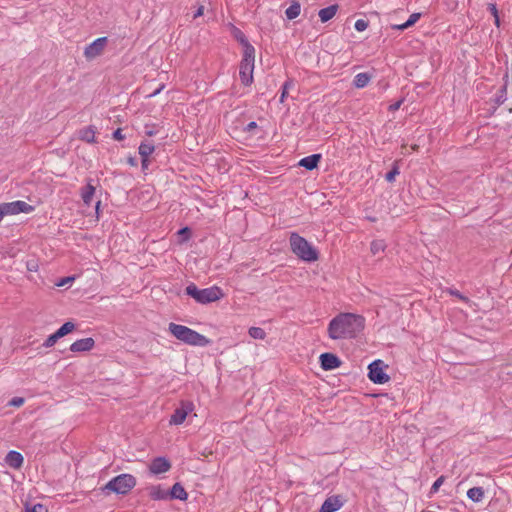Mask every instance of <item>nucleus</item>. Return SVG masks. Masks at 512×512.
Instances as JSON below:
<instances>
[{
	"mask_svg": "<svg viewBox=\"0 0 512 512\" xmlns=\"http://www.w3.org/2000/svg\"><path fill=\"white\" fill-rule=\"evenodd\" d=\"M289 242L292 252L301 260L306 262L318 260L317 250L299 234L291 233Z\"/></svg>",
	"mask_w": 512,
	"mask_h": 512,
	"instance_id": "7ed1b4c3",
	"label": "nucleus"
},
{
	"mask_svg": "<svg viewBox=\"0 0 512 512\" xmlns=\"http://www.w3.org/2000/svg\"><path fill=\"white\" fill-rule=\"evenodd\" d=\"M138 150L141 158H149L150 155L155 151V146L151 142H142Z\"/></svg>",
	"mask_w": 512,
	"mask_h": 512,
	"instance_id": "5701e85b",
	"label": "nucleus"
},
{
	"mask_svg": "<svg viewBox=\"0 0 512 512\" xmlns=\"http://www.w3.org/2000/svg\"><path fill=\"white\" fill-rule=\"evenodd\" d=\"M255 49L249 47L242 51V59L239 64V77L244 86H250L254 81Z\"/></svg>",
	"mask_w": 512,
	"mask_h": 512,
	"instance_id": "39448f33",
	"label": "nucleus"
},
{
	"mask_svg": "<svg viewBox=\"0 0 512 512\" xmlns=\"http://www.w3.org/2000/svg\"><path fill=\"white\" fill-rule=\"evenodd\" d=\"M27 269L36 272L38 270V264L35 261H30L27 263Z\"/></svg>",
	"mask_w": 512,
	"mask_h": 512,
	"instance_id": "a18cd8bd",
	"label": "nucleus"
},
{
	"mask_svg": "<svg viewBox=\"0 0 512 512\" xmlns=\"http://www.w3.org/2000/svg\"><path fill=\"white\" fill-rule=\"evenodd\" d=\"M95 194V187L88 183L81 191V198L85 205L89 206Z\"/></svg>",
	"mask_w": 512,
	"mask_h": 512,
	"instance_id": "aec40b11",
	"label": "nucleus"
},
{
	"mask_svg": "<svg viewBox=\"0 0 512 512\" xmlns=\"http://www.w3.org/2000/svg\"><path fill=\"white\" fill-rule=\"evenodd\" d=\"M204 10H205L204 6H203V5H200V6L197 8L196 12L194 13V15H193V19H197L198 17L203 16V14H204Z\"/></svg>",
	"mask_w": 512,
	"mask_h": 512,
	"instance_id": "79ce46f5",
	"label": "nucleus"
},
{
	"mask_svg": "<svg viewBox=\"0 0 512 512\" xmlns=\"http://www.w3.org/2000/svg\"><path fill=\"white\" fill-rule=\"evenodd\" d=\"M136 485V479L130 474H121L114 477L106 485L105 489H108L117 494H126Z\"/></svg>",
	"mask_w": 512,
	"mask_h": 512,
	"instance_id": "423d86ee",
	"label": "nucleus"
},
{
	"mask_svg": "<svg viewBox=\"0 0 512 512\" xmlns=\"http://www.w3.org/2000/svg\"><path fill=\"white\" fill-rule=\"evenodd\" d=\"M170 498L185 501L188 498V494L180 483H175L170 491Z\"/></svg>",
	"mask_w": 512,
	"mask_h": 512,
	"instance_id": "a211bd4d",
	"label": "nucleus"
},
{
	"mask_svg": "<svg viewBox=\"0 0 512 512\" xmlns=\"http://www.w3.org/2000/svg\"><path fill=\"white\" fill-rule=\"evenodd\" d=\"M256 127H257L256 122H250V123L247 125V130H248V131H251L252 129H255Z\"/></svg>",
	"mask_w": 512,
	"mask_h": 512,
	"instance_id": "8fccbe9b",
	"label": "nucleus"
},
{
	"mask_svg": "<svg viewBox=\"0 0 512 512\" xmlns=\"http://www.w3.org/2000/svg\"><path fill=\"white\" fill-rule=\"evenodd\" d=\"M494 23L497 27L500 26V19L498 14L494 15Z\"/></svg>",
	"mask_w": 512,
	"mask_h": 512,
	"instance_id": "3c124183",
	"label": "nucleus"
},
{
	"mask_svg": "<svg viewBox=\"0 0 512 512\" xmlns=\"http://www.w3.org/2000/svg\"><path fill=\"white\" fill-rule=\"evenodd\" d=\"M421 17L420 13H412L406 21V26H413Z\"/></svg>",
	"mask_w": 512,
	"mask_h": 512,
	"instance_id": "f704fd0d",
	"label": "nucleus"
},
{
	"mask_svg": "<svg viewBox=\"0 0 512 512\" xmlns=\"http://www.w3.org/2000/svg\"><path fill=\"white\" fill-rule=\"evenodd\" d=\"M95 346V341L91 337L82 338L73 342L69 349L71 352L79 353V352H88L91 351Z\"/></svg>",
	"mask_w": 512,
	"mask_h": 512,
	"instance_id": "f8f14e48",
	"label": "nucleus"
},
{
	"mask_svg": "<svg viewBox=\"0 0 512 512\" xmlns=\"http://www.w3.org/2000/svg\"><path fill=\"white\" fill-rule=\"evenodd\" d=\"M294 87L292 80H287L282 86V92L280 95L279 102L283 104L288 96V91Z\"/></svg>",
	"mask_w": 512,
	"mask_h": 512,
	"instance_id": "c85d7f7f",
	"label": "nucleus"
},
{
	"mask_svg": "<svg viewBox=\"0 0 512 512\" xmlns=\"http://www.w3.org/2000/svg\"><path fill=\"white\" fill-rule=\"evenodd\" d=\"M99 207H100V201H98L97 204H96V213H98Z\"/></svg>",
	"mask_w": 512,
	"mask_h": 512,
	"instance_id": "864d4df0",
	"label": "nucleus"
},
{
	"mask_svg": "<svg viewBox=\"0 0 512 512\" xmlns=\"http://www.w3.org/2000/svg\"><path fill=\"white\" fill-rule=\"evenodd\" d=\"M34 207L25 201L17 200L0 204V222L6 216L17 215L20 213H31Z\"/></svg>",
	"mask_w": 512,
	"mask_h": 512,
	"instance_id": "0eeeda50",
	"label": "nucleus"
},
{
	"mask_svg": "<svg viewBox=\"0 0 512 512\" xmlns=\"http://www.w3.org/2000/svg\"><path fill=\"white\" fill-rule=\"evenodd\" d=\"M168 331L177 340L191 346L204 347L210 344V339H208L206 336L184 325L172 322L168 326Z\"/></svg>",
	"mask_w": 512,
	"mask_h": 512,
	"instance_id": "f03ea898",
	"label": "nucleus"
},
{
	"mask_svg": "<svg viewBox=\"0 0 512 512\" xmlns=\"http://www.w3.org/2000/svg\"><path fill=\"white\" fill-rule=\"evenodd\" d=\"M504 78H505V83L503 86V91H506L508 86H510L512 88V60H511V75L509 77V75L506 74Z\"/></svg>",
	"mask_w": 512,
	"mask_h": 512,
	"instance_id": "58836bf2",
	"label": "nucleus"
},
{
	"mask_svg": "<svg viewBox=\"0 0 512 512\" xmlns=\"http://www.w3.org/2000/svg\"><path fill=\"white\" fill-rule=\"evenodd\" d=\"M25 400L22 397H14L10 400L9 405L14 407H21Z\"/></svg>",
	"mask_w": 512,
	"mask_h": 512,
	"instance_id": "4c0bfd02",
	"label": "nucleus"
},
{
	"mask_svg": "<svg viewBox=\"0 0 512 512\" xmlns=\"http://www.w3.org/2000/svg\"><path fill=\"white\" fill-rule=\"evenodd\" d=\"M171 463L165 457H157L153 459L149 465V471L154 475L166 473L170 470Z\"/></svg>",
	"mask_w": 512,
	"mask_h": 512,
	"instance_id": "9b49d317",
	"label": "nucleus"
},
{
	"mask_svg": "<svg viewBox=\"0 0 512 512\" xmlns=\"http://www.w3.org/2000/svg\"><path fill=\"white\" fill-rule=\"evenodd\" d=\"M488 9L490 10V12H491V14H492L493 16H494V15H496V14H498V10H497V7H496V5H495V4L490 3V4L488 5Z\"/></svg>",
	"mask_w": 512,
	"mask_h": 512,
	"instance_id": "49530a36",
	"label": "nucleus"
},
{
	"mask_svg": "<svg viewBox=\"0 0 512 512\" xmlns=\"http://www.w3.org/2000/svg\"><path fill=\"white\" fill-rule=\"evenodd\" d=\"M149 158H141V164L143 169H147L149 166Z\"/></svg>",
	"mask_w": 512,
	"mask_h": 512,
	"instance_id": "09e8293b",
	"label": "nucleus"
},
{
	"mask_svg": "<svg viewBox=\"0 0 512 512\" xmlns=\"http://www.w3.org/2000/svg\"><path fill=\"white\" fill-rule=\"evenodd\" d=\"M5 462L8 466L19 469L23 465L24 458L21 453L17 451H10L6 455Z\"/></svg>",
	"mask_w": 512,
	"mask_h": 512,
	"instance_id": "2eb2a0df",
	"label": "nucleus"
},
{
	"mask_svg": "<svg viewBox=\"0 0 512 512\" xmlns=\"http://www.w3.org/2000/svg\"><path fill=\"white\" fill-rule=\"evenodd\" d=\"M113 138L117 141H122L125 136L123 135L122 133V129L121 128H118L114 133H113Z\"/></svg>",
	"mask_w": 512,
	"mask_h": 512,
	"instance_id": "a19ab883",
	"label": "nucleus"
},
{
	"mask_svg": "<svg viewBox=\"0 0 512 512\" xmlns=\"http://www.w3.org/2000/svg\"><path fill=\"white\" fill-rule=\"evenodd\" d=\"M449 294L457 297L458 299H460L461 301H463L465 303H469L470 302L469 298H467L466 296L462 295L458 290H452L451 289V290H449Z\"/></svg>",
	"mask_w": 512,
	"mask_h": 512,
	"instance_id": "c9c22d12",
	"label": "nucleus"
},
{
	"mask_svg": "<svg viewBox=\"0 0 512 512\" xmlns=\"http://www.w3.org/2000/svg\"><path fill=\"white\" fill-rule=\"evenodd\" d=\"M150 495L155 500H162L168 497V493L161 489L159 486L153 487L151 489Z\"/></svg>",
	"mask_w": 512,
	"mask_h": 512,
	"instance_id": "cd10ccee",
	"label": "nucleus"
},
{
	"mask_svg": "<svg viewBox=\"0 0 512 512\" xmlns=\"http://www.w3.org/2000/svg\"><path fill=\"white\" fill-rule=\"evenodd\" d=\"M75 330V324L72 321L65 322L57 331L59 338H62Z\"/></svg>",
	"mask_w": 512,
	"mask_h": 512,
	"instance_id": "393cba45",
	"label": "nucleus"
},
{
	"mask_svg": "<svg viewBox=\"0 0 512 512\" xmlns=\"http://www.w3.org/2000/svg\"><path fill=\"white\" fill-rule=\"evenodd\" d=\"M371 80V76L368 73H358L353 80V84L356 88L361 89L366 87Z\"/></svg>",
	"mask_w": 512,
	"mask_h": 512,
	"instance_id": "4be33fe9",
	"label": "nucleus"
},
{
	"mask_svg": "<svg viewBox=\"0 0 512 512\" xmlns=\"http://www.w3.org/2000/svg\"><path fill=\"white\" fill-rule=\"evenodd\" d=\"M193 410V404L190 402H183L180 408H177L174 413L171 415L169 420L170 425H181L187 415Z\"/></svg>",
	"mask_w": 512,
	"mask_h": 512,
	"instance_id": "9d476101",
	"label": "nucleus"
},
{
	"mask_svg": "<svg viewBox=\"0 0 512 512\" xmlns=\"http://www.w3.org/2000/svg\"><path fill=\"white\" fill-rule=\"evenodd\" d=\"M399 173L400 172L398 166L394 165L392 170L386 174L385 178L388 182H393L395 180V177L399 175Z\"/></svg>",
	"mask_w": 512,
	"mask_h": 512,
	"instance_id": "2f4dec72",
	"label": "nucleus"
},
{
	"mask_svg": "<svg viewBox=\"0 0 512 512\" xmlns=\"http://www.w3.org/2000/svg\"><path fill=\"white\" fill-rule=\"evenodd\" d=\"M402 103H403V100H399L396 103L391 104L389 106V111H391V112L397 111L401 107Z\"/></svg>",
	"mask_w": 512,
	"mask_h": 512,
	"instance_id": "37998d69",
	"label": "nucleus"
},
{
	"mask_svg": "<svg viewBox=\"0 0 512 512\" xmlns=\"http://www.w3.org/2000/svg\"><path fill=\"white\" fill-rule=\"evenodd\" d=\"M368 21L364 19H358L355 22V29L359 32L365 31L368 28Z\"/></svg>",
	"mask_w": 512,
	"mask_h": 512,
	"instance_id": "473e14b6",
	"label": "nucleus"
},
{
	"mask_svg": "<svg viewBox=\"0 0 512 512\" xmlns=\"http://www.w3.org/2000/svg\"><path fill=\"white\" fill-rule=\"evenodd\" d=\"M178 234L179 235H183L184 236V240H187L190 236V230L189 228L185 227V228H182L178 231Z\"/></svg>",
	"mask_w": 512,
	"mask_h": 512,
	"instance_id": "c03bdc74",
	"label": "nucleus"
},
{
	"mask_svg": "<svg viewBox=\"0 0 512 512\" xmlns=\"http://www.w3.org/2000/svg\"><path fill=\"white\" fill-rule=\"evenodd\" d=\"M146 134H147L148 136H152V135H154V132H153V131H147V132H146Z\"/></svg>",
	"mask_w": 512,
	"mask_h": 512,
	"instance_id": "5fc2aeb1",
	"label": "nucleus"
},
{
	"mask_svg": "<svg viewBox=\"0 0 512 512\" xmlns=\"http://www.w3.org/2000/svg\"><path fill=\"white\" fill-rule=\"evenodd\" d=\"M388 365L384 361L378 359L373 361L368 366V378L375 384H384L390 380L389 375L386 373Z\"/></svg>",
	"mask_w": 512,
	"mask_h": 512,
	"instance_id": "6e6552de",
	"label": "nucleus"
},
{
	"mask_svg": "<svg viewBox=\"0 0 512 512\" xmlns=\"http://www.w3.org/2000/svg\"><path fill=\"white\" fill-rule=\"evenodd\" d=\"M301 13V5L298 2H293L285 11L286 17L289 20L297 18Z\"/></svg>",
	"mask_w": 512,
	"mask_h": 512,
	"instance_id": "b1692460",
	"label": "nucleus"
},
{
	"mask_svg": "<svg viewBox=\"0 0 512 512\" xmlns=\"http://www.w3.org/2000/svg\"><path fill=\"white\" fill-rule=\"evenodd\" d=\"M74 281V277H65V278H62L58 283H57V286L58 287H62V286H65L71 282Z\"/></svg>",
	"mask_w": 512,
	"mask_h": 512,
	"instance_id": "ea45409f",
	"label": "nucleus"
},
{
	"mask_svg": "<svg viewBox=\"0 0 512 512\" xmlns=\"http://www.w3.org/2000/svg\"><path fill=\"white\" fill-rule=\"evenodd\" d=\"M80 139L87 143L96 142V129L93 126L85 127L80 131Z\"/></svg>",
	"mask_w": 512,
	"mask_h": 512,
	"instance_id": "6ab92c4d",
	"label": "nucleus"
},
{
	"mask_svg": "<svg viewBox=\"0 0 512 512\" xmlns=\"http://www.w3.org/2000/svg\"><path fill=\"white\" fill-rule=\"evenodd\" d=\"M365 326V318L353 313H340L328 324L327 332L332 340L356 337Z\"/></svg>",
	"mask_w": 512,
	"mask_h": 512,
	"instance_id": "f257e3e1",
	"label": "nucleus"
},
{
	"mask_svg": "<svg viewBox=\"0 0 512 512\" xmlns=\"http://www.w3.org/2000/svg\"><path fill=\"white\" fill-rule=\"evenodd\" d=\"M485 495L482 487H473L467 491V497L473 502H480L483 500Z\"/></svg>",
	"mask_w": 512,
	"mask_h": 512,
	"instance_id": "412c9836",
	"label": "nucleus"
},
{
	"mask_svg": "<svg viewBox=\"0 0 512 512\" xmlns=\"http://www.w3.org/2000/svg\"><path fill=\"white\" fill-rule=\"evenodd\" d=\"M234 37L240 42V44L242 45V48L243 50L242 51H246V49L249 47L250 49H255L250 43L249 41L247 40V38L245 37L244 33L239 30V29H235V32H234Z\"/></svg>",
	"mask_w": 512,
	"mask_h": 512,
	"instance_id": "a878e982",
	"label": "nucleus"
},
{
	"mask_svg": "<svg viewBox=\"0 0 512 512\" xmlns=\"http://www.w3.org/2000/svg\"><path fill=\"white\" fill-rule=\"evenodd\" d=\"M409 27L410 26H406V22L403 24H399V25H392V29H397V30H405Z\"/></svg>",
	"mask_w": 512,
	"mask_h": 512,
	"instance_id": "de8ad7c7",
	"label": "nucleus"
},
{
	"mask_svg": "<svg viewBox=\"0 0 512 512\" xmlns=\"http://www.w3.org/2000/svg\"><path fill=\"white\" fill-rule=\"evenodd\" d=\"M26 512H47V509L42 504H35L32 508H26Z\"/></svg>",
	"mask_w": 512,
	"mask_h": 512,
	"instance_id": "e433bc0d",
	"label": "nucleus"
},
{
	"mask_svg": "<svg viewBox=\"0 0 512 512\" xmlns=\"http://www.w3.org/2000/svg\"><path fill=\"white\" fill-rule=\"evenodd\" d=\"M185 291L187 295L191 296L195 301L201 304L215 302L224 296L221 288L218 286L198 289L194 283H191L186 287Z\"/></svg>",
	"mask_w": 512,
	"mask_h": 512,
	"instance_id": "20e7f679",
	"label": "nucleus"
},
{
	"mask_svg": "<svg viewBox=\"0 0 512 512\" xmlns=\"http://www.w3.org/2000/svg\"><path fill=\"white\" fill-rule=\"evenodd\" d=\"M319 359L323 370H334L341 365L340 359L333 353H323Z\"/></svg>",
	"mask_w": 512,
	"mask_h": 512,
	"instance_id": "ddd939ff",
	"label": "nucleus"
},
{
	"mask_svg": "<svg viewBox=\"0 0 512 512\" xmlns=\"http://www.w3.org/2000/svg\"><path fill=\"white\" fill-rule=\"evenodd\" d=\"M444 481H445V477L443 475L440 476L439 478H437L431 487L430 493L431 494L436 493L439 490L440 486L444 483Z\"/></svg>",
	"mask_w": 512,
	"mask_h": 512,
	"instance_id": "72a5a7b5",
	"label": "nucleus"
},
{
	"mask_svg": "<svg viewBox=\"0 0 512 512\" xmlns=\"http://www.w3.org/2000/svg\"><path fill=\"white\" fill-rule=\"evenodd\" d=\"M385 243L382 240H374L371 243V252L373 255H376L380 252H383L385 250Z\"/></svg>",
	"mask_w": 512,
	"mask_h": 512,
	"instance_id": "c756f323",
	"label": "nucleus"
},
{
	"mask_svg": "<svg viewBox=\"0 0 512 512\" xmlns=\"http://www.w3.org/2000/svg\"><path fill=\"white\" fill-rule=\"evenodd\" d=\"M412 149H413L414 151H416V150L418 149V145H413V146H412Z\"/></svg>",
	"mask_w": 512,
	"mask_h": 512,
	"instance_id": "4d7b16f0",
	"label": "nucleus"
},
{
	"mask_svg": "<svg viewBox=\"0 0 512 512\" xmlns=\"http://www.w3.org/2000/svg\"><path fill=\"white\" fill-rule=\"evenodd\" d=\"M339 6L337 4L328 6L319 10L318 15L322 23L328 22L331 20L336 13L338 12Z\"/></svg>",
	"mask_w": 512,
	"mask_h": 512,
	"instance_id": "f3484780",
	"label": "nucleus"
},
{
	"mask_svg": "<svg viewBox=\"0 0 512 512\" xmlns=\"http://www.w3.org/2000/svg\"><path fill=\"white\" fill-rule=\"evenodd\" d=\"M248 333L253 339L264 340L266 337V332L260 327H251Z\"/></svg>",
	"mask_w": 512,
	"mask_h": 512,
	"instance_id": "bb28decb",
	"label": "nucleus"
},
{
	"mask_svg": "<svg viewBox=\"0 0 512 512\" xmlns=\"http://www.w3.org/2000/svg\"><path fill=\"white\" fill-rule=\"evenodd\" d=\"M343 504L344 502L341 496H330L324 501L319 512H336L343 506Z\"/></svg>",
	"mask_w": 512,
	"mask_h": 512,
	"instance_id": "4468645a",
	"label": "nucleus"
},
{
	"mask_svg": "<svg viewBox=\"0 0 512 512\" xmlns=\"http://www.w3.org/2000/svg\"><path fill=\"white\" fill-rule=\"evenodd\" d=\"M107 44V37H100L90 43L84 50V56L87 60H92L100 56Z\"/></svg>",
	"mask_w": 512,
	"mask_h": 512,
	"instance_id": "1a4fd4ad",
	"label": "nucleus"
},
{
	"mask_svg": "<svg viewBox=\"0 0 512 512\" xmlns=\"http://www.w3.org/2000/svg\"><path fill=\"white\" fill-rule=\"evenodd\" d=\"M59 336L57 335L56 332H54L53 334H51L50 336H48V338L44 341L43 343V346L45 348H51L53 347L56 342L59 340Z\"/></svg>",
	"mask_w": 512,
	"mask_h": 512,
	"instance_id": "7c9ffc66",
	"label": "nucleus"
},
{
	"mask_svg": "<svg viewBox=\"0 0 512 512\" xmlns=\"http://www.w3.org/2000/svg\"><path fill=\"white\" fill-rule=\"evenodd\" d=\"M161 89H162V87L160 89L156 90L151 96L158 94Z\"/></svg>",
	"mask_w": 512,
	"mask_h": 512,
	"instance_id": "6e6d98bb",
	"label": "nucleus"
},
{
	"mask_svg": "<svg viewBox=\"0 0 512 512\" xmlns=\"http://www.w3.org/2000/svg\"><path fill=\"white\" fill-rule=\"evenodd\" d=\"M320 160H321L320 154H313V155L302 158L299 161L298 165L306 168L307 170H313L318 166Z\"/></svg>",
	"mask_w": 512,
	"mask_h": 512,
	"instance_id": "dca6fc26",
	"label": "nucleus"
},
{
	"mask_svg": "<svg viewBox=\"0 0 512 512\" xmlns=\"http://www.w3.org/2000/svg\"><path fill=\"white\" fill-rule=\"evenodd\" d=\"M128 163L131 165V166H135L136 165V160L134 158H129L128 159Z\"/></svg>",
	"mask_w": 512,
	"mask_h": 512,
	"instance_id": "603ef678",
	"label": "nucleus"
}]
</instances>
